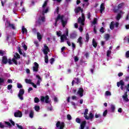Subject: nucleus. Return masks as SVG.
Wrapping results in <instances>:
<instances>
[{
  "label": "nucleus",
  "instance_id": "60",
  "mask_svg": "<svg viewBox=\"0 0 129 129\" xmlns=\"http://www.w3.org/2000/svg\"><path fill=\"white\" fill-rule=\"evenodd\" d=\"M5 124H7V125H8V126H11V123L9 122L6 121Z\"/></svg>",
  "mask_w": 129,
  "mask_h": 129
},
{
  "label": "nucleus",
  "instance_id": "22",
  "mask_svg": "<svg viewBox=\"0 0 129 129\" xmlns=\"http://www.w3.org/2000/svg\"><path fill=\"white\" fill-rule=\"evenodd\" d=\"M123 14H124V12H122L120 11V13L117 15L116 17V20H117V21L119 20L120 18H121V15H123Z\"/></svg>",
  "mask_w": 129,
  "mask_h": 129
},
{
  "label": "nucleus",
  "instance_id": "38",
  "mask_svg": "<svg viewBox=\"0 0 129 129\" xmlns=\"http://www.w3.org/2000/svg\"><path fill=\"white\" fill-rule=\"evenodd\" d=\"M110 54H111V50H108L107 51V57H110Z\"/></svg>",
  "mask_w": 129,
  "mask_h": 129
},
{
  "label": "nucleus",
  "instance_id": "10",
  "mask_svg": "<svg viewBox=\"0 0 129 129\" xmlns=\"http://www.w3.org/2000/svg\"><path fill=\"white\" fill-rule=\"evenodd\" d=\"M40 100L42 102L45 101L46 103H50V102H51V101L49 100V96H46L45 97L41 96Z\"/></svg>",
  "mask_w": 129,
  "mask_h": 129
},
{
  "label": "nucleus",
  "instance_id": "53",
  "mask_svg": "<svg viewBox=\"0 0 129 129\" xmlns=\"http://www.w3.org/2000/svg\"><path fill=\"white\" fill-rule=\"evenodd\" d=\"M3 55H5V51L0 50V56H3Z\"/></svg>",
  "mask_w": 129,
  "mask_h": 129
},
{
  "label": "nucleus",
  "instance_id": "52",
  "mask_svg": "<svg viewBox=\"0 0 129 129\" xmlns=\"http://www.w3.org/2000/svg\"><path fill=\"white\" fill-rule=\"evenodd\" d=\"M54 58H51L49 60V62H50V64H53V63L54 62Z\"/></svg>",
  "mask_w": 129,
  "mask_h": 129
},
{
  "label": "nucleus",
  "instance_id": "63",
  "mask_svg": "<svg viewBox=\"0 0 129 129\" xmlns=\"http://www.w3.org/2000/svg\"><path fill=\"white\" fill-rule=\"evenodd\" d=\"M126 58H129V51H127L126 52Z\"/></svg>",
  "mask_w": 129,
  "mask_h": 129
},
{
  "label": "nucleus",
  "instance_id": "48",
  "mask_svg": "<svg viewBox=\"0 0 129 129\" xmlns=\"http://www.w3.org/2000/svg\"><path fill=\"white\" fill-rule=\"evenodd\" d=\"M88 113V109H86L85 110V112H84V116H85V115H87V114Z\"/></svg>",
  "mask_w": 129,
  "mask_h": 129
},
{
  "label": "nucleus",
  "instance_id": "28",
  "mask_svg": "<svg viewBox=\"0 0 129 129\" xmlns=\"http://www.w3.org/2000/svg\"><path fill=\"white\" fill-rule=\"evenodd\" d=\"M95 118H101V114L99 113H96L95 114Z\"/></svg>",
  "mask_w": 129,
  "mask_h": 129
},
{
  "label": "nucleus",
  "instance_id": "36",
  "mask_svg": "<svg viewBox=\"0 0 129 129\" xmlns=\"http://www.w3.org/2000/svg\"><path fill=\"white\" fill-rule=\"evenodd\" d=\"M105 95L106 96H110L111 95V93L108 91H106Z\"/></svg>",
  "mask_w": 129,
  "mask_h": 129
},
{
  "label": "nucleus",
  "instance_id": "31",
  "mask_svg": "<svg viewBox=\"0 0 129 129\" xmlns=\"http://www.w3.org/2000/svg\"><path fill=\"white\" fill-rule=\"evenodd\" d=\"M82 37H80L78 39V43L80 44V46L81 47V45H82Z\"/></svg>",
  "mask_w": 129,
  "mask_h": 129
},
{
  "label": "nucleus",
  "instance_id": "4",
  "mask_svg": "<svg viewBox=\"0 0 129 129\" xmlns=\"http://www.w3.org/2000/svg\"><path fill=\"white\" fill-rule=\"evenodd\" d=\"M58 21L61 22L63 27L66 26V24H67V19L65 18L64 16H60V15H58L57 18L55 19V23L54 24L55 27L57 26V22Z\"/></svg>",
  "mask_w": 129,
  "mask_h": 129
},
{
  "label": "nucleus",
  "instance_id": "26",
  "mask_svg": "<svg viewBox=\"0 0 129 129\" xmlns=\"http://www.w3.org/2000/svg\"><path fill=\"white\" fill-rule=\"evenodd\" d=\"M92 45L94 48H96V47H97V42L94 39H93L92 40Z\"/></svg>",
  "mask_w": 129,
  "mask_h": 129
},
{
  "label": "nucleus",
  "instance_id": "1",
  "mask_svg": "<svg viewBox=\"0 0 129 129\" xmlns=\"http://www.w3.org/2000/svg\"><path fill=\"white\" fill-rule=\"evenodd\" d=\"M48 1L44 2L42 8L40 9V11L42 13V15L39 17L38 22L39 23H44L45 22V17L44 16V14H47L49 12V7L47 6Z\"/></svg>",
  "mask_w": 129,
  "mask_h": 129
},
{
  "label": "nucleus",
  "instance_id": "46",
  "mask_svg": "<svg viewBox=\"0 0 129 129\" xmlns=\"http://www.w3.org/2000/svg\"><path fill=\"white\" fill-rule=\"evenodd\" d=\"M5 82V79L3 78H0V85H2V83H4Z\"/></svg>",
  "mask_w": 129,
  "mask_h": 129
},
{
  "label": "nucleus",
  "instance_id": "8",
  "mask_svg": "<svg viewBox=\"0 0 129 129\" xmlns=\"http://www.w3.org/2000/svg\"><path fill=\"white\" fill-rule=\"evenodd\" d=\"M3 20H4V22H6H6L5 23V26L6 27L12 28V29H15V26H14V25L11 24V23H10V21L8 20V19L6 18L5 16H3Z\"/></svg>",
  "mask_w": 129,
  "mask_h": 129
},
{
  "label": "nucleus",
  "instance_id": "58",
  "mask_svg": "<svg viewBox=\"0 0 129 129\" xmlns=\"http://www.w3.org/2000/svg\"><path fill=\"white\" fill-rule=\"evenodd\" d=\"M72 105H73L74 108H76V104L75 102H72Z\"/></svg>",
  "mask_w": 129,
  "mask_h": 129
},
{
  "label": "nucleus",
  "instance_id": "14",
  "mask_svg": "<svg viewBox=\"0 0 129 129\" xmlns=\"http://www.w3.org/2000/svg\"><path fill=\"white\" fill-rule=\"evenodd\" d=\"M34 64V66H33V70L34 72H37L39 69V64L36 62H35Z\"/></svg>",
  "mask_w": 129,
  "mask_h": 129
},
{
  "label": "nucleus",
  "instance_id": "42",
  "mask_svg": "<svg viewBox=\"0 0 129 129\" xmlns=\"http://www.w3.org/2000/svg\"><path fill=\"white\" fill-rule=\"evenodd\" d=\"M76 121L77 123H81V119L79 118H76Z\"/></svg>",
  "mask_w": 129,
  "mask_h": 129
},
{
  "label": "nucleus",
  "instance_id": "40",
  "mask_svg": "<svg viewBox=\"0 0 129 129\" xmlns=\"http://www.w3.org/2000/svg\"><path fill=\"white\" fill-rule=\"evenodd\" d=\"M123 6H124V4L123 3L119 4L118 6V9H121L122 8H123Z\"/></svg>",
  "mask_w": 129,
  "mask_h": 129
},
{
  "label": "nucleus",
  "instance_id": "20",
  "mask_svg": "<svg viewBox=\"0 0 129 129\" xmlns=\"http://www.w3.org/2000/svg\"><path fill=\"white\" fill-rule=\"evenodd\" d=\"M36 78L38 79L36 84L37 85H40L41 82H42V79L40 76L38 75L36 76Z\"/></svg>",
  "mask_w": 129,
  "mask_h": 129
},
{
  "label": "nucleus",
  "instance_id": "51",
  "mask_svg": "<svg viewBox=\"0 0 129 129\" xmlns=\"http://www.w3.org/2000/svg\"><path fill=\"white\" fill-rule=\"evenodd\" d=\"M1 3H2V5L3 7H4L5 4H6V3H7V0H2Z\"/></svg>",
  "mask_w": 129,
  "mask_h": 129
},
{
  "label": "nucleus",
  "instance_id": "12",
  "mask_svg": "<svg viewBox=\"0 0 129 129\" xmlns=\"http://www.w3.org/2000/svg\"><path fill=\"white\" fill-rule=\"evenodd\" d=\"M25 82H26V83H28L29 84H31V85H32V86H33V87L34 88H37V85H36L35 84V83L32 82V80H31L30 79H26Z\"/></svg>",
  "mask_w": 129,
  "mask_h": 129
},
{
  "label": "nucleus",
  "instance_id": "32",
  "mask_svg": "<svg viewBox=\"0 0 129 129\" xmlns=\"http://www.w3.org/2000/svg\"><path fill=\"white\" fill-rule=\"evenodd\" d=\"M22 46L23 47V48H24L25 51H27L28 47L27 46V45H26V44H25V43L23 42L22 43Z\"/></svg>",
  "mask_w": 129,
  "mask_h": 129
},
{
  "label": "nucleus",
  "instance_id": "25",
  "mask_svg": "<svg viewBox=\"0 0 129 129\" xmlns=\"http://www.w3.org/2000/svg\"><path fill=\"white\" fill-rule=\"evenodd\" d=\"M18 50L19 53L20 54V55H23V56L24 57H25L26 56V54H25V53L22 52V50H21V47H18Z\"/></svg>",
  "mask_w": 129,
  "mask_h": 129
},
{
  "label": "nucleus",
  "instance_id": "45",
  "mask_svg": "<svg viewBox=\"0 0 129 129\" xmlns=\"http://www.w3.org/2000/svg\"><path fill=\"white\" fill-rule=\"evenodd\" d=\"M67 119H68V120H71V119H72V117L70 114L67 115Z\"/></svg>",
  "mask_w": 129,
  "mask_h": 129
},
{
  "label": "nucleus",
  "instance_id": "27",
  "mask_svg": "<svg viewBox=\"0 0 129 129\" xmlns=\"http://www.w3.org/2000/svg\"><path fill=\"white\" fill-rule=\"evenodd\" d=\"M76 14H78L80 11L82 12V9H81V8L78 7L75 9V10Z\"/></svg>",
  "mask_w": 129,
  "mask_h": 129
},
{
  "label": "nucleus",
  "instance_id": "3",
  "mask_svg": "<svg viewBox=\"0 0 129 129\" xmlns=\"http://www.w3.org/2000/svg\"><path fill=\"white\" fill-rule=\"evenodd\" d=\"M20 58H21V56H20L19 53H15L14 55V57H13L12 60L11 59H8V62L10 65L13 64V63H14L15 65H18V63H20L19 62H18V59H20Z\"/></svg>",
  "mask_w": 129,
  "mask_h": 129
},
{
  "label": "nucleus",
  "instance_id": "39",
  "mask_svg": "<svg viewBox=\"0 0 129 129\" xmlns=\"http://www.w3.org/2000/svg\"><path fill=\"white\" fill-rule=\"evenodd\" d=\"M124 41L125 42H127V43H129V36H126L124 38Z\"/></svg>",
  "mask_w": 129,
  "mask_h": 129
},
{
  "label": "nucleus",
  "instance_id": "55",
  "mask_svg": "<svg viewBox=\"0 0 129 129\" xmlns=\"http://www.w3.org/2000/svg\"><path fill=\"white\" fill-rule=\"evenodd\" d=\"M55 14H57V15H58V14H59V8L58 7H57L56 11L55 12Z\"/></svg>",
  "mask_w": 129,
  "mask_h": 129
},
{
  "label": "nucleus",
  "instance_id": "11",
  "mask_svg": "<svg viewBox=\"0 0 129 129\" xmlns=\"http://www.w3.org/2000/svg\"><path fill=\"white\" fill-rule=\"evenodd\" d=\"M24 93L25 91H24V89H21L20 90L18 97L20 98V99H21V100H23V99H24L23 98V95H24Z\"/></svg>",
  "mask_w": 129,
  "mask_h": 129
},
{
  "label": "nucleus",
  "instance_id": "19",
  "mask_svg": "<svg viewBox=\"0 0 129 129\" xmlns=\"http://www.w3.org/2000/svg\"><path fill=\"white\" fill-rule=\"evenodd\" d=\"M85 124H86V121L84 120L82 121L79 129H84V127H85Z\"/></svg>",
  "mask_w": 129,
  "mask_h": 129
},
{
  "label": "nucleus",
  "instance_id": "5",
  "mask_svg": "<svg viewBox=\"0 0 129 129\" xmlns=\"http://www.w3.org/2000/svg\"><path fill=\"white\" fill-rule=\"evenodd\" d=\"M85 21V19L84 18V14H82V17H79L78 19V23L80 24V27L79 28V30L80 32H82L83 31V27L84 26V21Z\"/></svg>",
  "mask_w": 129,
  "mask_h": 129
},
{
  "label": "nucleus",
  "instance_id": "50",
  "mask_svg": "<svg viewBox=\"0 0 129 129\" xmlns=\"http://www.w3.org/2000/svg\"><path fill=\"white\" fill-rule=\"evenodd\" d=\"M17 87L18 88H22L23 87V86H22V84H21L20 83H18Z\"/></svg>",
  "mask_w": 129,
  "mask_h": 129
},
{
  "label": "nucleus",
  "instance_id": "24",
  "mask_svg": "<svg viewBox=\"0 0 129 129\" xmlns=\"http://www.w3.org/2000/svg\"><path fill=\"white\" fill-rule=\"evenodd\" d=\"M8 58L6 57V56H3V59H2V62L4 64H7L8 63Z\"/></svg>",
  "mask_w": 129,
  "mask_h": 129
},
{
  "label": "nucleus",
  "instance_id": "54",
  "mask_svg": "<svg viewBox=\"0 0 129 129\" xmlns=\"http://www.w3.org/2000/svg\"><path fill=\"white\" fill-rule=\"evenodd\" d=\"M74 60H75V62H77V61L79 60V58H78L77 56H75Z\"/></svg>",
  "mask_w": 129,
  "mask_h": 129
},
{
  "label": "nucleus",
  "instance_id": "47",
  "mask_svg": "<svg viewBox=\"0 0 129 129\" xmlns=\"http://www.w3.org/2000/svg\"><path fill=\"white\" fill-rule=\"evenodd\" d=\"M86 39L87 42H88V41H89V35H88V34H87L86 35Z\"/></svg>",
  "mask_w": 129,
  "mask_h": 129
},
{
  "label": "nucleus",
  "instance_id": "43",
  "mask_svg": "<svg viewBox=\"0 0 129 129\" xmlns=\"http://www.w3.org/2000/svg\"><path fill=\"white\" fill-rule=\"evenodd\" d=\"M107 114V110H105L103 113V116H104V117H105Z\"/></svg>",
  "mask_w": 129,
  "mask_h": 129
},
{
  "label": "nucleus",
  "instance_id": "64",
  "mask_svg": "<svg viewBox=\"0 0 129 129\" xmlns=\"http://www.w3.org/2000/svg\"><path fill=\"white\" fill-rule=\"evenodd\" d=\"M26 12L25 8H23L21 10V13H25Z\"/></svg>",
  "mask_w": 129,
  "mask_h": 129
},
{
  "label": "nucleus",
  "instance_id": "6",
  "mask_svg": "<svg viewBox=\"0 0 129 129\" xmlns=\"http://www.w3.org/2000/svg\"><path fill=\"white\" fill-rule=\"evenodd\" d=\"M49 47H48V46H47V45H46V44H44V48L43 49V52L44 55H45V57H44L45 63H48V62H49L48 55H47V54H48V52H49Z\"/></svg>",
  "mask_w": 129,
  "mask_h": 129
},
{
  "label": "nucleus",
  "instance_id": "9",
  "mask_svg": "<svg viewBox=\"0 0 129 129\" xmlns=\"http://www.w3.org/2000/svg\"><path fill=\"white\" fill-rule=\"evenodd\" d=\"M56 126L58 129H63L65 126V124L63 122L57 121L56 123Z\"/></svg>",
  "mask_w": 129,
  "mask_h": 129
},
{
  "label": "nucleus",
  "instance_id": "16",
  "mask_svg": "<svg viewBox=\"0 0 129 129\" xmlns=\"http://www.w3.org/2000/svg\"><path fill=\"white\" fill-rule=\"evenodd\" d=\"M23 114H22V112L20 111H18L14 113V116L15 117H22Z\"/></svg>",
  "mask_w": 129,
  "mask_h": 129
},
{
  "label": "nucleus",
  "instance_id": "59",
  "mask_svg": "<svg viewBox=\"0 0 129 129\" xmlns=\"http://www.w3.org/2000/svg\"><path fill=\"white\" fill-rule=\"evenodd\" d=\"M104 28L103 27H102L100 29V33H102V34H103V33H104V31H103Z\"/></svg>",
  "mask_w": 129,
  "mask_h": 129
},
{
  "label": "nucleus",
  "instance_id": "2",
  "mask_svg": "<svg viewBox=\"0 0 129 129\" xmlns=\"http://www.w3.org/2000/svg\"><path fill=\"white\" fill-rule=\"evenodd\" d=\"M56 35L57 37H60V42L63 43L65 41L68 40V29L66 28L65 32L62 35V32L60 31H56Z\"/></svg>",
  "mask_w": 129,
  "mask_h": 129
},
{
  "label": "nucleus",
  "instance_id": "34",
  "mask_svg": "<svg viewBox=\"0 0 129 129\" xmlns=\"http://www.w3.org/2000/svg\"><path fill=\"white\" fill-rule=\"evenodd\" d=\"M22 31L23 34H26L27 32V29L25 28L24 27H23L22 29Z\"/></svg>",
  "mask_w": 129,
  "mask_h": 129
},
{
  "label": "nucleus",
  "instance_id": "13",
  "mask_svg": "<svg viewBox=\"0 0 129 129\" xmlns=\"http://www.w3.org/2000/svg\"><path fill=\"white\" fill-rule=\"evenodd\" d=\"M118 25H119L118 22H116L114 24V22L112 21L111 23V24L110 25V28L111 29V30H113L114 26H115L116 28H117V27H118Z\"/></svg>",
  "mask_w": 129,
  "mask_h": 129
},
{
  "label": "nucleus",
  "instance_id": "57",
  "mask_svg": "<svg viewBox=\"0 0 129 129\" xmlns=\"http://www.w3.org/2000/svg\"><path fill=\"white\" fill-rule=\"evenodd\" d=\"M17 126H18V128L23 129V126L22 125H19V124H16Z\"/></svg>",
  "mask_w": 129,
  "mask_h": 129
},
{
  "label": "nucleus",
  "instance_id": "18",
  "mask_svg": "<svg viewBox=\"0 0 129 129\" xmlns=\"http://www.w3.org/2000/svg\"><path fill=\"white\" fill-rule=\"evenodd\" d=\"M93 117H94V115H93V114H92L91 112H90L89 116L87 115H85V118L86 119H92Z\"/></svg>",
  "mask_w": 129,
  "mask_h": 129
},
{
  "label": "nucleus",
  "instance_id": "49",
  "mask_svg": "<svg viewBox=\"0 0 129 129\" xmlns=\"http://www.w3.org/2000/svg\"><path fill=\"white\" fill-rule=\"evenodd\" d=\"M12 88H13V85H9L8 86L7 89H8V90H11V89Z\"/></svg>",
  "mask_w": 129,
  "mask_h": 129
},
{
  "label": "nucleus",
  "instance_id": "37",
  "mask_svg": "<svg viewBox=\"0 0 129 129\" xmlns=\"http://www.w3.org/2000/svg\"><path fill=\"white\" fill-rule=\"evenodd\" d=\"M96 24H97V19L94 18L93 22L92 23V25H96Z\"/></svg>",
  "mask_w": 129,
  "mask_h": 129
},
{
  "label": "nucleus",
  "instance_id": "62",
  "mask_svg": "<svg viewBox=\"0 0 129 129\" xmlns=\"http://www.w3.org/2000/svg\"><path fill=\"white\" fill-rule=\"evenodd\" d=\"M125 88H126L127 91H129V83L127 85V86H125Z\"/></svg>",
  "mask_w": 129,
  "mask_h": 129
},
{
  "label": "nucleus",
  "instance_id": "41",
  "mask_svg": "<svg viewBox=\"0 0 129 129\" xmlns=\"http://www.w3.org/2000/svg\"><path fill=\"white\" fill-rule=\"evenodd\" d=\"M34 109L36 111H39V110H40V106L36 105L34 107Z\"/></svg>",
  "mask_w": 129,
  "mask_h": 129
},
{
  "label": "nucleus",
  "instance_id": "61",
  "mask_svg": "<svg viewBox=\"0 0 129 129\" xmlns=\"http://www.w3.org/2000/svg\"><path fill=\"white\" fill-rule=\"evenodd\" d=\"M122 75H123V73H119L118 74V77H120L121 76H122Z\"/></svg>",
  "mask_w": 129,
  "mask_h": 129
},
{
  "label": "nucleus",
  "instance_id": "15",
  "mask_svg": "<svg viewBox=\"0 0 129 129\" xmlns=\"http://www.w3.org/2000/svg\"><path fill=\"white\" fill-rule=\"evenodd\" d=\"M104 10H105V4H104V3H102L100 5V13L102 14V13L104 12Z\"/></svg>",
  "mask_w": 129,
  "mask_h": 129
},
{
  "label": "nucleus",
  "instance_id": "29",
  "mask_svg": "<svg viewBox=\"0 0 129 129\" xmlns=\"http://www.w3.org/2000/svg\"><path fill=\"white\" fill-rule=\"evenodd\" d=\"M37 39L39 40V42H40L41 40H42V36L39 32H37Z\"/></svg>",
  "mask_w": 129,
  "mask_h": 129
},
{
  "label": "nucleus",
  "instance_id": "30",
  "mask_svg": "<svg viewBox=\"0 0 129 129\" xmlns=\"http://www.w3.org/2000/svg\"><path fill=\"white\" fill-rule=\"evenodd\" d=\"M115 109V106H114V105H111L110 111H111V112H114Z\"/></svg>",
  "mask_w": 129,
  "mask_h": 129
},
{
  "label": "nucleus",
  "instance_id": "7",
  "mask_svg": "<svg viewBox=\"0 0 129 129\" xmlns=\"http://www.w3.org/2000/svg\"><path fill=\"white\" fill-rule=\"evenodd\" d=\"M73 93H75L76 95H78L79 96H80V97H82L83 96V93L84 92V90H83V88H79L76 92V90L74 89L73 90Z\"/></svg>",
  "mask_w": 129,
  "mask_h": 129
},
{
  "label": "nucleus",
  "instance_id": "17",
  "mask_svg": "<svg viewBox=\"0 0 129 129\" xmlns=\"http://www.w3.org/2000/svg\"><path fill=\"white\" fill-rule=\"evenodd\" d=\"M122 98L124 100V101H126V102H127L128 101V98H127V92H126L122 96Z\"/></svg>",
  "mask_w": 129,
  "mask_h": 129
},
{
  "label": "nucleus",
  "instance_id": "21",
  "mask_svg": "<svg viewBox=\"0 0 129 129\" xmlns=\"http://www.w3.org/2000/svg\"><path fill=\"white\" fill-rule=\"evenodd\" d=\"M124 85V82L122 80L120 81V82H117V87H119V86H123Z\"/></svg>",
  "mask_w": 129,
  "mask_h": 129
},
{
  "label": "nucleus",
  "instance_id": "44",
  "mask_svg": "<svg viewBox=\"0 0 129 129\" xmlns=\"http://www.w3.org/2000/svg\"><path fill=\"white\" fill-rule=\"evenodd\" d=\"M39 101H40V100L39 99V98H38L37 97H35L34 98V102L35 103H38V102H39Z\"/></svg>",
  "mask_w": 129,
  "mask_h": 129
},
{
  "label": "nucleus",
  "instance_id": "56",
  "mask_svg": "<svg viewBox=\"0 0 129 129\" xmlns=\"http://www.w3.org/2000/svg\"><path fill=\"white\" fill-rule=\"evenodd\" d=\"M72 99H73V100H76V99H77V97H76V96H73L72 97Z\"/></svg>",
  "mask_w": 129,
  "mask_h": 129
},
{
  "label": "nucleus",
  "instance_id": "23",
  "mask_svg": "<svg viewBox=\"0 0 129 129\" xmlns=\"http://www.w3.org/2000/svg\"><path fill=\"white\" fill-rule=\"evenodd\" d=\"M80 80H79V79H74V80L73 81L72 84V85H74V83H76L77 84H78L80 83Z\"/></svg>",
  "mask_w": 129,
  "mask_h": 129
},
{
  "label": "nucleus",
  "instance_id": "35",
  "mask_svg": "<svg viewBox=\"0 0 129 129\" xmlns=\"http://www.w3.org/2000/svg\"><path fill=\"white\" fill-rule=\"evenodd\" d=\"M29 116L31 118H33L34 117V111H31L29 114Z\"/></svg>",
  "mask_w": 129,
  "mask_h": 129
},
{
  "label": "nucleus",
  "instance_id": "33",
  "mask_svg": "<svg viewBox=\"0 0 129 129\" xmlns=\"http://www.w3.org/2000/svg\"><path fill=\"white\" fill-rule=\"evenodd\" d=\"M110 37L109 34H105L104 36V39L106 40V41H107L109 39Z\"/></svg>",
  "mask_w": 129,
  "mask_h": 129
}]
</instances>
